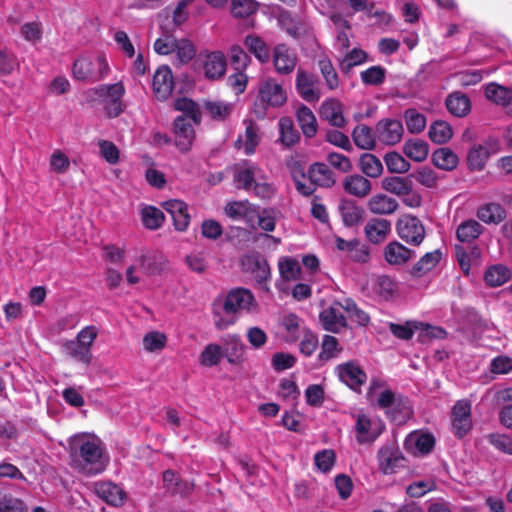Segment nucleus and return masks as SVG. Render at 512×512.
Here are the masks:
<instances>
[{
  "label": "nucleus",
  "mask_w": 512,
  "mask_h": 512,
  "mask_svg": "<svg viewBox=\"0 0 512 512\" xmlns=\"http://www.w3.org/2000/svg\"><path fill=\"white\" fill-rule=\"evenodd\" d=\"M68 444L71 464L78 472L95 476L106 469L109 457L99 438L80 433L70 437Z\"/></svg>",
  "instance_id": "f257e3e1"
},
{
  "label": "nucleus",
  "mask_w": 512,
  "mask_h": 512,
  "mask_svg": "<svg viewBox=\"0 0 512 512\" xmlns=\"http://www.w3.org/2000/svg\"><path fill=\"white\" fill-rule=\"evenodd\" d=\"M256 308L257 301L249 289L233 288L225 296L213 301L214 326L217 330H225L236 323L240 314L252 312Z\"/></svg>",
  "instance_id": "f03ea898"
},
{
  "label": "nucleus",
  "mask_w": 512,
  "mask_h": 512,
  "mask_svg": "<svg viewBox=\"0 0 512 512\" xmlns=\"http://www.w3.org/2000/svg\"><path fill=\"white\" fill-rule=\"evenodd\" d=\"M109 73L110 66L104 55L81 56L74 61L72 67L73 77L80 81L97 82Z\"/></svg>",
  "instance_id": "7ed1b4c3"
},
{
  "label": "nucleus",
  "mask_w": 512,
  "mask_h": 512,
  "mask_svg": "<svg viewBox=\"0 0 512 512\" xmlns=\"http://www.w3.org/2000/svg\"><path fill=\"white\" fill-rule=\"evenodd\" d=\"M164 268L163 257L154 252H145L135 259V263L126 269V280L130 285L140 282L136 272L144 276L158 275Z\"/></svg>",
  "instance_id": "20e7f679"
},
{
  "label": "nucleus",
  "mask_w": 512,
  "mask_h": 512,
  "mask_svg": "<svg viewBox=\"0 0 512 512\" xmlns=\"http://www.w3.org/2000/svg\"><path fill=\"white\" fill-rule=\"evenodd\" d=\"M385 430L383 420L369 413H359L355 416V440L360 445L374 443Z\"/></svg>",
  "instance_id": "39448f33"
},
{
  "label": "nucleus",
  "mask_w": 512,
  "mask_h": 512,
  "mask_svg": "<svg viewBox=\"0 0 512 512\" xmlns=\"http://www.w3.org/2000/svg\"><path fill=\"white\" fill-rule=\"evenodd\" d=\"M126 93L124 84L119 81L113 84H102L95 89L100 98L104 111L109 118H116L125 110L123 97Z\"/></svg>",
  "instance_id": "423d86ee"
},
{
  "label": "nucleus",
  "mask_w": 512,
  "mask_h": 512,
  "mask_svg": "<svg viewBox=\"0 0 512 512\" xmlns=\"http://www.w3.org/2000/svg\"><path fill=\"white\" fill-rule=\"evenodd\" d=\"M396 231L403 241L412 246H419L426 236L422 221L411 214H404L397 220Z\"/></svg>",
  "instance_id": "0eeeda50"
},
{
  "label": "nucleus",
  "mask_w": 512,
  "mask_h": 512,
  "mask_svg": "<svg viewBox=\"0 0 512 512\" xmlns=\"http://www.w3.org/2000/svg\"><path fill=\"white\" fill-rule=\"evenodd\" d=\"M192 0H179L175 7H166L159 14V18L165 17L164 21L161 22L160 27L167 33H172L176 29L181 28L185 24L191 13Z\"/></svg>",
  "instance_id": "6e6552de"
},
{
  "label": "nucleus",
  "mask_w": 512,
  "mask_h": 512,
  "mask_svg": "<svg viewBox=\"0 0 512 512\" xmlns=\"http://www.w3.org/2000/svg\"><path fill=\"white\" fill-rule=\"evenodd\" d=\"M258 101L265 108H279L287 101V91L275 78L267 77L259 85Z\"/></svg>",
  "instance_id": "1a4fd4ad"
},
{
  "label": "nucleus",
  "mask_w": 512,
  "mask_h": 512,
  "mask_svg": "<svg viewBox=\"0 0 512 512\" xmlns=\"http://www.w3.org/2000/svg\"><path fill=\"white\" fill-rule=\"evenodd\" d=\"M435 446V437L427 430H414L404 440V449L413 456H426Z\"/></svg>",
  "instance_id": "9d476101"
},
{
  "label": "nucleus",
  "mask_w": 512,
  "mask_h": 512,
  "mask_svg": "<svg viewBox=\"0 0 512 512\" xmlns=\"http://www.w3.org/2000/svg\"><path fill=\"white\" fill-rule=\"evenodd\" d=\"M378 466L382 473L391 475L405 467V457L393 444L383 445L377 453Z\"/></svg>",
  "instance_id": "9b49d317"
},
{
  "label": "nucleus",
  "mask_w": 512,
  "mask_h": 512,
  "mask_svg": "<svg viewBox=\"0 0 512 512\" xmlns=\"http://www.w3.org/2000/svg\"><path fill=\"white\" fill-rule=\"evenodd\" d=\"M500 142L496 138H488L482 144L474 145L468 152L467 162L472 170L484 168L488 158L500 151Z\"/></svg>",
  "instance_id": "f8f14e48"
},
{
  "label": "nucleus",
  "mask_w": 512,
  "mask_h": 512,
  "mask_svg": "<svg viewBox=\"0 0 512 512\" xmlns=\"http://www.w3.org/2000/svg\"><path fill=\"white\" fill-rule=\"evenodd\" d=\"M173 106L182 112L180 116H192V79L188 73L177 75Z\"/></svg>",
  "instance_id": "ddd939ff"
},
{
  "label": "nucleus",
  "mask_w": 512,
  "mask_h": 512,
  "mask_svg": "<svg viewBox=\"0 0 512 512\" xmlns=\"http://www.w3.org/2000/svg\"><path fill=\"white\" fill-rule=\"evenodd\" d=\"M452 432L457 438H463L472 428L471 404L467 400H458L451 411Z\"/></svg>",
  "instance_id": "4468645a"
},
{
  "label": "nucleus",
  "mask_w": 512,
  "mask_h": 512,
  "mask_svg": "<svg viewBox=\"0 0 512 512\" xmlns=\"http://www.w3.org/2000/svg\"><path fill=\"white\" fill-rule=\"evenodd\" d=\"M198 62L205 78L217 80L224 76L227 68L225 55L220 51L201 53Z\"/></svg>",
  "instance_id": "2eb2a0df"
},
{
  "label": "nucleus",
  "mask_w": 512,
  "mask_h": 512,
  "mask_svg": "<svg viewBox=\"0 0 512 512\" xmlns=\"http://www.w3.org/2000/svg\"><path fill=\"white\" fill-rule=\"evenodd\" d=\"M344 299L334 301L319 314V320L327 331L338 333L347 326V317L344 314Z\"/></svg>",
  "instance_id": "dca6fc26"
},
{
  "label": "nucleus",
  "mask_w": 512,
  "mask_h": 512,
  "mask_svg": "<svg viewBox=\"0 0 512 512\" xmlns=\"http://www.w3.org/2000/svg\"><path fill=\"white\" fill-rule=\"evenodd\" d=\"M339 380L354 391H360L367 375L356 361H348L335 367Z\"/></svg>",
  "instance_id": "f3484780"
},
{
  "label": "nucleus",
  "mask_w": 512,
  "mask_h": 512,
  "mask_svg": "<svg viewBox=\"0 0 512 512\" xmlns=\"http://www.w3.org/2000/svg\"><path fill=\"white\" fill-rule=\"evenodd\" d=\"M175 84L173 74L168 65L159 66L154 72L152 79V91L154 97L159 101H165L175 92Z\"/></svg>",
  "instance_id": "a211bd4d"
},
{
  "label": "nucleus",
  "mask_w": 512,
  "mask_h": 512,
  "mask_svg": "<svg viewBox=\"0 0 512 512\" xmlns=\"http://www.w3.org/2000/svg\"><path fill=\"white\" fill-rule=\"evenodd\" d=\"M201 110L215 121H225L232 113L233 104L219 100H207L200 107L194 102V125L200 122Z\"/></svg>",
  "instance_id": "6ab92c4d"
},
{
  "label": "nucleus",
  "mask_w": 512,
  "mask_h": 512,
  "mask_svg": "<svg viewBox=\"0 0 512 512\" xmlns=\"http://www.w3.org/2000/svg\"><path fill=\"white\" fill-rule=\"evenodd\" d=\"M174 145L180 152H188L192 147V116H177L172 124Z\"/></svg>",
  "instance_id": "aec40b11"
},
{
  "label": "nucleus",
  "mask_w": 512,
  "mask_h": 512,
  "mask_svg": "<svg viewBox=\"0 0 512 512\" xmlns=\"http://www.w3.org/2000/svg\"><path fill=\"white\" fill-rule=\"evenodd\" d=\"M273 65L277 73L287 75L294 71L297 65V54L286 44H278L272 53Z\"/></svg>",
  "instance_id": "412c9836"
},
{
  "label": "nucleus",
  "mask_w": 512,
  "mask_h": 512,
  "mask_svg": "<svg viewBox=\"0 0 512 512\" xmlns=\"http://www.w3.org/2000/svg\"><path fill=\"white\" fill-rule=\"evenodd\" d=\"M241 266L245 272L250 273L257 282H264L270 277V267L259 253H249L242 257Z\"/></svg>",
  "instance_id": "4be33fe9"
},
{
  "label": "nucleus",
  "mask_w": 512,
  "mask_h": 512,
  "mask_svg": "<svg viewBox=\"0 0 512 512\" xmlns=\"http://www.w3.org/2000/svg\"><path fill=\"white\" fill-rule=\"evenodd\" d=\"M296 90L307 102H316L320 98L317 78L304 70H298L296 75Z\"/></svg>",
  "instance_id": "5701e85b"
},
{
  "label": "nucleus",
  "mask_w": 512,
  "mask_h": 512,
  "mask_svg": "<svg viewBox=\"0 0 512 512\" xmlns=\"http://www.w3.org/2000/svg\"><path fill=\"white\" fill-rule=\"evenodd\" d=\"M378 139L387 145H395L401 141L404 128L399 120L383 119L376 125Z\"/></svg>",
  "instance_id": "b1692460"
},
{
  "label": "nucleus",
  "mask_w": 512,
  "mask_h": 512,
  "mask_svg": "<svg viewBox=\"0 0 512 512\" xmlns=\"http://www.w3.org/2000/svg\"><path fill=\"white\" fill-rule=\"evenodd\" d=\"M94 490L99 498L114 507L122 505L126 496L124 490L119 485L110 481L96 482Z\"/></svg>",
  "instance_id": "393cba45"
},
{
  "label": "nucleus",
  "mask_w": 512,
  "mask_h": 512,
  "mask_svg": "<svg viewBox=\"0 0 512 512\" xmlns=\"http://www.w3.org/2000/svg\"><path fill=\"white\" fill-rule=\"evenodd\" d=\"M245 132L238 136L235 147L243 150L245 155H252L259 145L261 137L259 135L258 126L251 120H245Z\"/></svg>",
  "instance_id": "a878e982"
},
{
  "label": "nucleus",
  "mask_w": 512,
  "mask_h": 512,
  "mask_svg": "<svg viewBox=\"0 0 512 512\" xmlns=\"http://www.w3.org/2000/svg\"><path fill=\"white\" fill-rule=\"evenodd\" d=\"M415 256V252L398 241L389 242L383 249L385 261L392 266H403Z\"/></svg>",
  "instance_id": "bb28decb"
},
{
  "label": "nucleus",
  "mask_w": 512,
  "mask_h": 512,
  "mask_svg": "<svg viewBox=\"0 0 512 512\" xmlns=\"http://www.w3.org/2000/svg\"><path fill=\"white\" fill-rule=\"evenodd\" d=\"M224 211L229 218L246 223H252L257 216V207L247 200L229 202Z\"/></svg>",
  "instance_id": "cd10ccee"
},
{
  "label": "nucleus",
  "mask_w": 512,
  "mask_h": 512,
  "mask_svg": "<svg viewBox=\"0 0 512 512\" xmlns=\"http://www.w3.org/2000/svg\"><path fill=\"white\" fill-rule=\"evenodd\" d=\"M192 43L188 39L179 40L174 49L173 65L177 69L176 76L188 73L192 68Z\"/></svg>",
  "instance_id": "c85d7f7f"
},
{
  "label": "nucleus",
  "mask_w": 512,
  "mask_h": 512,
  "mask_svg": "<svg viewBox=\"0 0 512 512\" xmlns=\"http://www.w3.org/2000/svg\"><path fill=\"white\" fill-rule=\"evenodd\" d=\"M391 232V222L384 218H372L367 221L364 233L369 242L380 244Z\"/></svg>",
  "instance_id": "c756f323"
},
{
  "label": "nucleus",
  "mask_w": 512,
  "mask_h": 512,
  "mask_svg": "<svg viewBox=\"0 0 512 512\" xmlns=\"http://www.w3.org/2000/svg\"><path fill=\"white\" fill-rule=\"evenodd\" d=\"M376 402L379 408L385 409L386 412L389 411L394 405L403 407V415L411 416L412 406L410 401L406 397H402L401 395H396L390 389H384L381 391L377 397Z\"/></svg>",
  "instance_id": "7c9ffc66"
},
{
  "label": "nucleus",
  "mask_w": 512,
  "mask_h": 512,
  "mask_svg": "<svg viewBox=\"0 0 512 512\" xmlns=\"http://www.w3.org/2000/svg\"><path fill=\"white\" fill-rule=\"evenodd\" d=\"M164 209L171 215L176 230L187 229L190 216L187 212V205L180 200H169L163 204Z\"/></svg>",
  "instance_id": "2f4dec72"
},
{
  "label": "nucleus",
  "mask_w": 512,
  "mask_h": 512,
  "mask_svg": "<svg viewBox=\"0 0 512 512\" xmlns=\"http://www.w3.org/2000/svg\"><path fill=\"white\" fill-rule=\"evenodd\" d=\"M321 117L328 121L334 127H343L345 118L343 115V105L336 99H329L322 103L320 109Z\"/></svg>",
  "instance_id": "473e14b6"
},
{
  "label": "nucleus",
  "mask_w": 512,
  "mask_h": 512,
  "mask_svg": "<svg viewBox=\"0 0 512 512\" xmlns=\"http://www.w3.org/2000/svg\"><path fill=\"white\" fill-rule=\"evenodd\" d=\"M368 209L371 213L376 215H390L398 209V202L396 199L383 194H375L368 201Z\"/></svg>",
  "instance_id": "72a5a7b5"
},
{
  "label": "nucleus",
  "mask_w": 512,
  "mask_h": 512,
  "mask_svg": "<svg viewBox=\"0 0 512 512\" xmlns=\"http://www.w3.org/2000/svg\"><path fill=\"white\" fill-rule=\"evenodd\" d=\"M343 188L346 193L353 195L358 198L366 197L371 189V182L358 174L350 175L343 181Z\"/></svg>",
  "instance_id": "f704fd0d"
},
{
  "label": "nucleus",
  "mask_w": 512,
  "mask_h": 512,
  "mask_svg": "<svg viewBox=\"0 0 512 512\" xmlns=\"http://www.w3.org/2000/svg\"><path fill=\"white\" fill-rule=\"evenodd\" d=\"M245 345L239 335H227L224 339V352L223 355L231 364H239L243 360V352Z\"/></svg>",
  "instance_id": "c9c22d12"
},
{
  "label": "nucleus",
  "mask_w": 512,
  "mask_h": 512,
  "mask_svg": "<svg viewBox=\"0 0 512 512\" xmlns=\"http://www.w3.org/2000/svg\"><path fill=\"white\" fill-rule=\"evenodd\" d=\"M477 217L486 224H499L506 218V210L498 203H486L477 210Z\"/></svg>",
  "instance_id": "e433bc0d"
},
{
  "label": "nucleus",
  "mask_w": 512,
  "mask_h": 512,
  "mask_svg": "<svg viewBox=\"0 0 512 512\" xmlns=\"http://www.w3.org/2000/svg\"><path fill=\"white\" fill-rule=\"evenodd\" d=\"M261 174L262 171L257 166L249 164L243 168L237 169L234 179L239 188L251 191Z\"/></svg>",
  "instance_id": "4c0bfd02"
},
{
  "label": "nucleus",
  "mask_w": 512,
  "mask_h": 512,
  "mask_svg": "<svg viewBox=\"0 0 512 512\" xmlns=\"http://www.w3.org/2000/svg\"><path fill=\"white\" fill-rule=\"evenodd\" d=\"M308 176L311 182L321 187H331L335 183L334 175L324 163H314L309 167Z\"/></svg>",
  "instance_id": "58836bf2"
},
{
  "label": "nucleus",
  "mask_w": 512,
  "mask_h": 512,
  "mask_svg": "<svg viewBox=\"0 0 512 512\" xmlns=\"http://www.w3.org/2000/svg\"><path fill=\"white\" fill-rule=\"evenodd\" d=\"M63 353L75 360L76 362L82 363L88 366L92 361V352L88 348L84 347V345L79 344L76 340H68L63 346Z\"/></svg>",
  "instance_id": "ea45409f"
},
{
  "label": "nucleus",
  "mask_w": 512,
  "mask_h": 512,
  "mask_svg": "<svg viewBox=\"0 0 512 512\" xmlns=\"http://www.w3.org/2000/svg\"><path fill=\"white\" fill-rule=\"evenodd\" d=\"M339 212L347 227L357 225L363 217V209L352 200H342L339 204Z\"/></svg>",
  "instance_id": "a19ab883"
},
{
  "label": "nucleus",
  "mask_w": 512,
  "mask_h": 512,
  "mask_svg": "<svg viewBox=\"0 0 512 512\" xmlns=\"http://www.w3.org/2000/svg\"><path fill=\"white\" fill-rule=\"evenodd\" d=\"M140 216L143 226L148 230L161 228L165 220L162 210L152 205H144L140 209Z\"/></svg>",
  "instance_id": "79ce46f5"
},
{
  "label": "nucleus",
  "mask_w": 512,
  "mask_h": 512,
  "mask_svg": "<svg viewBox=\"0 0 512 512\" xmlns=\"http://www.w3.org/2000/svg\"><path fill=\"white\" fill-rule=\"evenodd\" d=\"M299 126L306 137H313L317 132V121L312 110L307 106L301 105L296 112Z\"/></svg>",
  "instance_id": "37998d69"
},
{
  "label": "nucleus",
  "mask_w": 512,
  "mask_h": 512,
  "mask_svg": "<svg viewBox=\"0 0 512 512\" xmlns=\"http://www.w3.org/2000/svg\"><path fill=\"white\" fill-rule=\"evenodd\" d=\"M163 483L166 490L173 495H180L184 498L190 493V488L187 483L183 482L173 470L164 471Z\"/></svg>",
  "instance_id": "c03bdc74"
},
{
  "label": "nucleus",
  "mask_w": 512,
  "mask_h": 512,
  "mask_svg": "<svg viewBox=\"0 0 512 512\" xmlns=\"http://www.w3.org/2000/svg\"><path fill=\"white\" fill-rule=\"evenodd\" d=\"M483 226L476 220L463 221L456 230V237L460 242H472L483 232Z\"/></svg>",
  "instance_id": "a18cd8bd"
},
{
  "label": "nucleus",
  "mask_w": 512,
  "mask_h": 512,
  "mask_svg": "<svg viewBox=\"0 0 512 512\" xmlns=\"http://www.w3.org/2000/svg\"><path fill=\"white\" fill-rule=\"evenodd\" d=\"M446 107L451 114L463 117L470 111V100L465 94L455 92L447 97Z\"/></svg>",
  "instance_id": "49530a36"
},
{
  "label": "nucleus",
  "mask_w": 512,
  "mask_h": 512,
  "mask_svg": "<svg viewBox=\"0 0 512 512\" xmlns=\"http://www.w3.org/2000/svg\"><path fill=\"white\" fill-rule=\"evenodd\" d=\"M404 154L413 161L422 162L429 154L427 142L421 139L407 140L403 146Z\"/></svg>",
  "instance_id": "de8ad7c7"
},
{
  "label": "nucleus",
  "mask_w": 512,
  "mask_h": 512,
  "mask_svg": "<svg viewBox=\"0 0 512 512\" xmlns=\"http://www.w3.org/2000/svg\"><path fill=\"white\" fill-rule=\"evenodd\" d=\"M277 21L280 28L293 38H298L305 30L303 23L288 11H281Z\"/></svg>",
  "instance_id": "09e8293b"
},
{
  "label": "nucleus",
  "mask_w": 512,
  "mask_h": 512,
  "mask_svg": "<svg viewBox=\"0 0 512 512\" xmlns=\"http://www.w3.org/2000/svg\"><path fill=\"white\" fill-rule=\"evenodd\" d=\"M510 276L511 272L508 267L502 264H496L486 270L484 280L487 285L498 287L505 284L510 279Z\"/></svg>",
  "instance_id": "8fccbe9b"
},
{
  "label": "nucleus",
  "mask_w": 512,
  "mask_h": 512,
  "mask_svg": "<svg viewBox=\"0 0 512 512\" xmlns=\"http://www.w3.org/2000/svg\"><path fill=\"white\" fill-rule=\"evenodd\" d=\"M280 276L285 281H296L301 278L299 262L292 257H281L278 261Z\"/></svg>",
  "instance_id": "3c124183"
},
{
  "label": "nucleus",
  "mask_w": 512,
  "mask_h": 512,
  "mask_svg": "<svg viewBox=\"0 0 512 512\" xmlns=\"http://www.w3.org/2000/svg\"><path fill=\"white\" fill-rule=\"evenodd\" d=\"M484 93L489 101L503 108L512 94V88L492 82L485 86Z\"/></svg>",
  "instance_id": "603ef678"
},
{
  "label": "nucleus",
  "mask_w": 512,
  "mask_h": 512,
  "mask_svg": "<svg viewBox=\"0 0 512 512\" xmlns=\"http://www.w3.org/2000/svg\"><path fill=\"white\" fill-rule=\"evenodd\" d=\"M248 50L261 62L266 63L270 59V52L264 40L256 35H247L244 41Z\"/></svg>",
  "instance_id": "864d4df0"
},
{
  "label": "nucleus",
  "mask_w": 512,
  "mask_h": 512,
  "mask_svg": "<svg viewBox=\"0 0 512 512\" xmlns=\"http://www.w3.org/2000/svg\"><path fill=\"white\" fill-rule=\"evenodd\" d=\"M432 161L442 170H452L458 164V157L451 149L443 147L434 151Z\"/></svg>",
  "instance_id": "5fc2aeb1"
},
{
  "label": "nucleus",
  "mask_w": 512,
  "mask_h": 512,
  "mask_svg": "<svg viewBox=\"0 0 512 512\" xmlns=\"http://www.w3.org/2000/svg\"><path fill=\"white\" fill-rule=\"evenodd\" d=\"M352 138L355 145L361 149L371 150L375 146L374 133L366 125H357L352 132Z\"/></svg>",
  "instance_id": "6e6d98bb"
},
{
  "label": "nucleus",
  "mask_w": 512,
  "mask_h": 512,
  "mask_svg": "<svg viewBox=\"0 0 512 512\" xmlns=\"http://www.w3.org/2000/svg\"><path fill=\"white\" fill-rule=\"evenodd\" d=\"M453 136L450 124L443 120L433 122L429 129V137L431 141L438 144L448 142Z\"/></svg>",
  "instance_id": "4d7b16f0"
},
{
  "label": "nucleus",
  "mask_w": 512,
  "mask_h": 512,
  "mask_svg": "<svg viewBox=\"0 0 512 512\" xmlns=\"http://www.w3.org/2000/svg\"><path fill=\"white\" fill-rule=\"evenodd\" d=\"M442 253L440 250H434L426 253L420 260L413 266L412 272L416 276H422L431 271L440 261Z\"/></svg>",
  "instance_id": "13d9d810"
},
{
  "label": "nucleus",
  "mask_w": 512,
  "mask_h": 512,
  "mask_svg": "<svg viewBox=\"0 0 512 512\" xmlns=\"http://www.w3.org/2000/svg\"><path fill=\"white\" fill-rule=\"evenodd\" d=\"M342 348L339 346L336 337L331 335H325L322 339L321 351L318 354V360L320 362H326L331 359L338 357Z\"/></svg>",
  "instance_id": "bf43d9fd"
},
{
  "label": "nucleus",
  "mask_w": 512,
  "mask_h": 512,
  "mask_svg": "<svg viewBox=\"0 0 512 512\" xmlns=\"http://www.w3.org/2000/svg\"><path fill=\"white\" fill-rule=\"evenodd\" d=\"M367 58L368 55L364 50L353 48L351 51L347 52L340 61V69L343 73H349L353 67L365 63Z\"/></svg>",
  "instance_id": "052dcab7"
},
{
  "label": "nucleus",
  "mask_w": 512,
  "mask_h": 512,
  "mask_svg": "<svg viewBox=\"0 0 512 512\" xmlns=\"http://www.w3.org/2000/svg\"><path fill=\"white\" fill-rule=\"evenodd\" d=\"M361 171L370 178H378L383 171L381 161L373 154L365 153L360 157Z\"/></svg>",
  "instance_id": "680f3d73"
},
{
  "label": "nucleus",
  "mask_w": 512,
  "mask_h": 512,
  "mask_svg": "<svg viewBox=\"0 0 512 512\" xmlns=\"http://www.w3.org/2000/svg\"><path fill=\"white\" fill-rule=\"evenodd\" d=\"M344 310L351 322L359 326H367L370 322L368 313L360 309L350 298H344Z\"/></svg>",
  "instance_id": "e2e57ef3"
},
{
  "label": "nucleus",
  "mask_w": 512,
  "mask_h": 512,
  "mask_svg": "<svg viewBox=\"0 0 512 512\" xmlns=\"http://www.w3.org/2000/svg\"><path fill=\"white\" fill-rule=\"evenodd\" d=\"M423 323L417 321H407L405 324H389L390 332L401 340H409L413 337L414 332L422 329Z\"/></svg>",
  "instance_id": "0e129e2a"
},
{
  "label": "nucleus",
  "mask_w": 512,
  "mask_h": 512,
  "mask_svg": "<svg viewBox=\"0 0 512 512\" xmlns=\"http://www.w3.org/2000/svg\"><path fill=\"white\" fill-rule=\"evenodd\" d=\"M280 141L285 146H292L299 140V133L294 128L293 121L284 117L279 120Z\"/></svg>",
  "instance_id": "69168bd1"
},
{
  "label": "nucleus",
  "mask_w": 512,
  "mask_h": 512,
  "mask_svg": "<svg viewBox=\"0 0 512 512\" xmlns=\"http://www.w3.org/2000/svg\"><path fill=\"white\" fill-rule=\"evenodd\" d=\"M386 78V69L380 65L371 66L361 71L360 79L363 84L369 86L381 85Z\"/></svg>",
  "instance_id": "338daca9"
},
{
  "label": "nucleus",
  "mask_w": 512,
  "mask_h": 512,
  "mask_svg": "<svg viewBox=\"0 0 512 512\" xmlns=\"http://www.w3.org/2000/svg\"><path fill=\"white\" fill-rule=\"evenodd\" d=\"M404 118L410 133L418 134L426 127V117L416 109H407L404 113Z\"/></svg>",
  "instance_id": "774afa93"
}]
</instances>
